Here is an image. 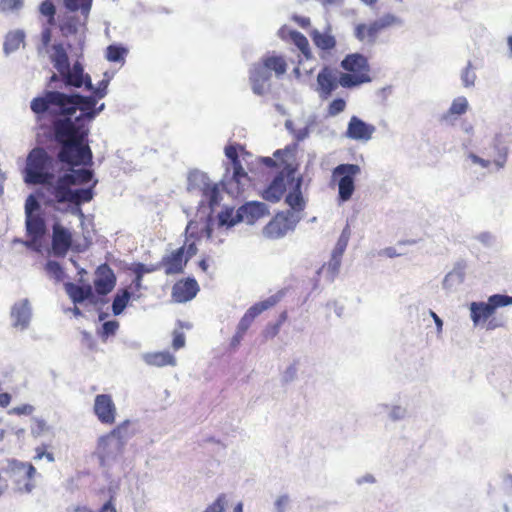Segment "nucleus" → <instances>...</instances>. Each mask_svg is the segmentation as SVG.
I'll return each instance as SVG.
<instances>
[{
	"label": "nucleus",
	"mask_w": 512,
	"mask_h": 512,
	"mask_svg": "<svg viewBox=\"0 0 512 512\" xmlns=\"http://www.w3.org/2000/svg\"><path fill=\"white\" fill-rule=\"evenodd\" d=\"M131 298V293L128 291V289H122L118 291L114 297L113 303H112V312L114 315L121 314L124 309L126 308L129 300Z\"/></svg>",
	"instance_id": "obj_37"
},
{
	"label": "nucleus",
	"mask_w": 512,
	"mask_h": 512,
	"mask_svg": "<svg viewBox=\"0 0 512 512\" xmlns=\"http://www.w3.org/2000/svg\"><path fill=\"white\" fill-rule=\"evenodd\" d=\"M24 0H0L1 12H13L22 8Z\"/></svg>",
	"instance_id": "obj_54"
},
{
	"label": "nucleus",
	"mask_w": 512,
	"mask_h": 512,
	"mask_svg": "<svg viewBox=\"0 0 512 512\" xmlns=\"http://www.w3.org/2000/svg\"><path fill=\"white\" fill-rule=\"evenodd\" d=\"M384 29L377 21H373L368 26L365 24H358L355 27L354 35L361 42H367L368 44H374L381 31Z\"/></svg>",
	"instance_id": "obj_23"
},
{
	"label": "nucleus",
	"mask_w": 512,
	"mask_h": 512,
	"mask_svg": "<svg viewBox=\"0 0 512 512\" xmlns=\"http://www.w3.org/2000/svg\"><path fill=\"white\" fill-rule=\"evenodd\" d=\"M93 188L75 189L72 191L70 204L81 205L82 203L90 202L93 199Z\"/></svg>",
	"instance_id": "obj_40"
},
{
	"label": "nucleus",
	"mask_w": 512,
	"mask_h": 512,
	"mask_svg": "<svg viewBox=\"0 0 512 512\" xmlns=\"http://www.w3.org/2000/svg\"><path fill=\"white\" fill-rule=\"evenodd\" d=\"M227 504L226 495L220 494L217 499L206 507L203 512H224Z\"/></svg>",
	"instance_id": "obj_55"
},
{
	"label": "nucleus",
	"mask_w": 512,
	"mask_h": 512,
	"mask_svg": "<svg viewBox=\"0 0 512 512\" xmlns=\"http://www.w3.org/2000/svg\"><path fill=\"white\" fill-rule=\"evenodd\" d=\"M371 78L366 73L356 74V73H344L340 72L338 77V83L343 88H354L363 83H369Z\"/></svg>",
	"instance_id": "obj_31"
},
{
	"label": "nucleus",
	"mask_w": 512,
	"mask_h": 512,
	"mask_svg": "<svg viewBox=\"0 0 512 512\" xmlns=\"http://www.w3.org/2000/svg\"><path fill=\"white\" fill-rule=\"evenodd\" d=\"M72 233L56 221L52 226V249L55 255L64 256L72 245Z\"/></svg>",
	"instance_id": "obj_15"
},
{
	"label": "nucleus",
	"mask_w": 512,
	"mask_h": 512,
	"mask_svg": "<svg viewBox=\"0 0 512 512\" xmlns=\"http://www.w3.org/2000/svg\"><path fill=\"white\" fill-rule=\"evenodd\" d=\"M461 81L464 87L469 88L475 85L476 73L475 68L472 67L471 62H468L466 67L461 72Z\"/></svg>",
	"instance_id": "obj_47"
},
{
	"label": "nucleus",
	"mask_w": 512,
	"mask_h": 512,
	"mask_svg": "<svg viewBox=\"0 0 512 512\" xmlns=\"http://www.w3.org/2000/svg\"><path fill=\"white\" fill-rule=\"evenodd\" d=\"M282 296L283 292L280 291L267 299L254 304L246 311L245 315L253 321L259 314L275 306L281 300Z\"/></svg>",
	"instance_id": "obj_28"
},
{
	"label": "nucleus",
	"mask_w": 512,
	"mask_h": 512,
	"mask_svg": "<svg viewBox=\"0 0 512 512\" xmlns=\"http://www.w3.org/2000/svg\"><path fill=\"white\" fill-rule=\"evenodd\" d=\"M199 291V284L194 277L180 279L172 287V301L175 303H187L193 300Z\"/></svg>",
	"instance_id": "obj_12"
},
{
	"label": "nucleus",
	"mask_w": 512,
	"mask_h": 512,
	"mask_svg": "<svg viewBox=\"0 0 512 512\" xmlns=\"http://www.w3.org/2000/svg\"><path fill=\"white\" fill-rule=\"evenodd\" d=\"M25 33L21 30L10 31L4 41V51L6 54L14 52L24 44Z\"/></svg>",
	"instance_id": "obj_33"
},
{
	"label": "nucleus",
	"mask_w": 512,
	"mask_h": 512,
	"mask_svg": "<svg viewBox=\"0 0 512 512\" xmlns=\"http://www.w3.org/2000/svg\"><path fill=\"white\" fill-rule=\"evenodd\" d=\"M39 11L42 15L47 17V23L49 26L55 24L56 8L51 0H44L39 7Z\"/></svg>",
	"instance_id": "obj_45"
},
{
	"label": "nucleus",
	"mask_w": 512,
	"mask_h": 512,
	"mask_svg": "<svg viewBox=\"0 0 512 512\" xmlns=\"http://www.w3.org/2000/svg\"><path fill=\"white\" fill-rule=\"evenodd\" d=\"M34 408L33 406L29 404H24L18 407H14L11 410V413L17 414V415H29L33 412Z\"/></svg>",
	"instance_id": "obj_63"
},
{
	"label": "nucleus",
	"mask_w": 512,
	"mask_h": 512,
	"mask_svg": "<svg viewBox=\"0 0 512 512\" xmlns=\"http://www.w3.org/2000/svg\"><path fill=\"white\" fill-rule=\"evenodd\" d=\"M135 430L130 420H125L110 432L100 436L94 454L102 466L120 457L127 442L134 436Z\"/></svg>",
	"instance_id": "obj_2"
},
{
	"label": "nucleus",
	"mask_w": 512,
	"mask_h": 512,
	"mask_svg": "<svg viewBox=\"0 0 512 512\" xmlns=\"http://www.w3.org/2000/svg\"><path fill=\"white\" fill-rule=\"evenodd\" d=\"M361 172L357 164H339L332 171V178L338 185V201L347 202L355 191V178Z\"/></svg>",
	"instance_id": "obj_5"
},
{
	"label": "nucleus",
	"mask_w": 512,
	"mask_h": 512,
	"mask_svg": "<svg viewBox=\"0 0 512 512\" xmlns=\"http://www.w3.org/2000/svg\"><path fill=\"white\" fill-rule=\"evenodd\" d=\"M95 275L94 286L97 294L107 295L110 293L116 284V277L111 267L106 263L101 264L97 267Z\"/></svg>",
	"instance_id": "obj_17"
},
{
	"label": "nucleus",
	"mask_w": 512,
	"mask_h": 512,
	"mask_svg": "<svg viewBox=\"0 0 512 512\" xmlns=\"http://www.w3.org/2000/svg\"><path fill=\"white\" fill-rule=\"evenodd\" d=\"M95 96L66 94L45 90L30 102L38 135L60 146L57 160L70 167L91 165L93 154L88 144L89 129L83 123L91 121L104 108L96 109Z\"/></svg>",
	"instance_id": "obj_1"
},
{
	"label": "nucleus",
	"mask_w": 512,
	"mask_h": 512,
	"mask_svg": "<svg viewBox=\"0 0 512 512\" xmlns=\"http://www.w3.org/2000/svg\"><path fill=\"white\" fill-rule=\"evenodd\" d=\"M311 37L315 45L322 50H331L336 45V40L332 35L321 33L316 29L311 32Z\"/></svg>",
	"instance_id": "obj_35"
},
{
	"label": "nucleus",
	"mask_w": 512,
	"mask_h": 512,
	"mask_svg": "<svg viewBox=\"0 0 512 512\" xmlns=\"http://www.w3.org/2000/svg\"><path fill=\"white\" fill-rule=\"evenodd\" d=\"M65 290L73 303H82L86 299L93 296L92 287L90 285L79 286L74 283H66Z\"/></svg>",
	"instance_id": "obj_26"
},
{
	"label": "nucleus",
	"mask_w": 512,
	"mask_h": 512,
	"mask_svg": "<svg viewBox=\"0 0 512 512\" xmlns=\"http://www.w3.org/2000/svg\"><path fill=\"white\" fill-rule=\"evenodd\" d=\"M93 412L100 423L112 425L115 423L117 408L110 394H98L94 399Z\"/></svg>",
	"instance_id": "obj_11"
},
{
	"label": "nucleus",
	"mask_w": 512,
	"mask_h": 512,
	"mask_svg": "<svg viewBox=\"0 0 512 512\" xmlns=\"http://www.w3.org/2000/svg\"><path fill=\"white\" fill-rule=\"evenodd\" d=\"M186 264L187 259H184V246L177 248L162 258V268H164L166 275L183 273Z\"/></svg>",
	"instance_id": "obj_19"
},
{
	"label": "nucleus",
	"mask_w": 512,
	"mask_h": 512,
	"mask_svg": "<svg viewBox=\"0 0 512 512\" xmlns=\"http://www.w3.org/2000/svg\"><path fill=\"white\" fill-rule=\"evenodd\" d=\"M268 213L269 211L265 203L258 201L247 202L237 210V220H241V222H246L247 224H253Z\"/></svg>",
	"instance_id": "obj_18"
},
{
	"label": "nucleus",
	"mask_w": 512,
	"mask_h": 512,
	"mask_svg": "<svg viewBox=\"0 0 512 512\" xmlns=\"http://www.w3.org/2000/svg\"><path fill=\"white\" fill-rule=\"evenodd\" d=\"M128 50L119 45H109L106 49V58L110 62H124Z\"/></svg>",
	"instance_id": "obj_43"
},
{
	"label": "nucleus",
	"mask_w": 512,
	"mask_h": 512,
	"mask_svg": "<svg viewBox=\"0 0 512 512\" xmlns=\"http://www.w3.org/2000/svg\"><path fill=\"white\" fill-rule=\"evenodd\" d=\"M274 156L281 158L285 165L263 192V198L270 202H278L281 199L296 172L292 164L287 163L283 158V156H291V150H277Z\"/></svg>",
	"instance_id": "obj_4"
},
{
	"label": "nucleus",
	"mask_w": 512,
	"mask_h": 512,
	"mask_svg": "<svg viewBox=\"0 0 512 512\" xmlns=\"http://www.w3.org/2000/svg\"><path fill=\"white\" fill-rule=\"evenodd\" d=\"M343 254H338L337 252H333L331 254V259L328 263V272L331 274L330 280L334 281L335 277L338 275L340 267H341V259Z\"/></svg>",
	"instance_id": "obj_50"
},
{
	"label": "nucleus",
	"mask_w": 512,
	"mask_h": 512,
	"mask_svg": "<svg viewBox=\"0 0 512 512\" xmlns=\"http://www.w3.org/2000/svg\"><path fill=\"white\" fill-rule=\"evenodd\" d=\"M198 188L203 196L208 200L211 210L220 203V190L219 185L212 184L208 176L201 171H192L188 175V189Z\"/></svg>",
	"instance_id": "obj_7"
},
{
	"label": "nucleus",
	"mask_w": 512,
	"mask_h": 512,
	"mask_svg": "<svg viewBox=\"0 0 512 512\" xmlns=\"http://www.w3.org/2000/svg\"><path fill=\"white\" fill-rule=\"evenodd\" d=\"M85 24L81 22L77 16H66L62 22L60 23V31L63 36L68 37L70 35H75L79 28Z\"/></svg>",
	"instance_id": "obj_34"
},
{
	"label": "nucleus",
	"mask_w": 512,
	"mask_h": 512,
	"mask_svg": "<svg viewBox=\"0 0 512 512\" xmlns=\"http://www.w3.org/2000/svg\"><path fill=\"white\" fill-rule=\"evenodd\" d=\"M470 316L473 324L476 326L481 320H487L494 314L493 308L487 302H472L470 304Z\"/></svg>",
	"instance_id": "obj_29"
},
{
	"label": "nucleus",
	"mask_w": 512,
	"mask_h": 512,
	"mask_svg": "<svg viewBox=\"0 0 512 512\" xmlns=\"http://www.w3.org/2000/svg\"><path fill=\"white\" fill-rule=\"evenodd\" d=\"M119 328V323L117 321H107L103 324L102 326V329H103V335L108 337V336H111V335H114L117 331V329Z\"/></svg>",
	"instance_id": "obj_61"
},
{
	"label": "nucleus",
	"mask_w": 512,
	"mask_h": 512,
	"mask_svg": "<svg viewBox=\"0 0 512 512\" xmlns=\"http://www.w3.org/2000/svg\"><path fill=\"white\" fill-rule=\"evenodd\" d=\"M64 175L72 178L73 186L86 184L93 178L92 171L87 169H71L70 172L64 173Z\"/></svg>",
	"instance_id": "obj_39"
},
{
	"label": "nucleus",
	"mask_w": 512,
	"mask_h": 512,
	"mask_svg": "<svg viewBox=\"0 0 512 512\" xmlns=\"http://www.w3.org/2000/svg\"><path fill=\"white\" fill-rule=\"evenodd\" d=\"M46 430H47V425L44 420H41V419L34 420L33 426L31 428L33 435L39 436Z\"/></svg>",
	"instance_id": "obj_62"
},
{
	"label": "nucleus",
	"mask_w": 512,
	"mask_h": 512,
	"mask_svg": "<svg viewBox=\"0 0 512 512\" xmlns=\"http://www.w3.org/2000/svg\"><path fill=\"white\" fill-rule=\"evenodd\" d=\"M225 155L228 159L231 160L233 166V176L231 181L228 184L221 182L223 189L227 191L229 194H239L244 190V187L249 182V177L245 172L244 168L241 166L240 161L238 159L237 150L234 146H227L225 148Z\"/></svg>",
	"instance_id": "obj_8"
},
{
	"label": "nucleus",
	"mask_w": 512,
	"mask_h": 512,
	"mask_svg": "<svg viewBox=\"0 0 512 512\" xmlns=\"http://www.w3.org/2000/svg\"><path fill=\"white\" fill-rule=\"evenodd\" d=\"M488 302L495 312L497 308L512 306V296L506 294H494L488 298Z\"/></svg>",
	"instance_id": "obj_46"
},
{
	"label": "nucleus",
	"mask_w": 512,
	"mask_h": 512,
	"mask_svg": "<svg viewBox=\"0 0 512 512\" xmlns=\"http://www.w3.org/2000/svg\"><path fill=\"white\" fill-rule=\"evenodd\" d=\"M25 225L27 235L30 240L25 241L24 244L28 248L38 250L35 245L43 238L46 233V224L41 215L36 214L33 216L25 217Z\"/></svg>",
	"instance_id": "obj_16"
},
{
	"label": "nucleus",
	"mask_w": 512,
	"mask_h": 512,
	"mask_svg": "<svg viewBox=\"0 0 512 512\" xmlns=\"http://www.w3.org/2000/svg\"><path fill=\"white\" fill-rule=\"evenodd\" d=\"M44 204L47 207L56 209L58 204L69 203L72 196L73 180L70 176L64 174L57 179L45 183Z\"/></svg>",
	"instance_id": "obj_6"
},
{
	"label": "nucleus",
	"mask_w": 512,
	"mask_h": 512,
	"mask_svg": "<svg viewBox=\"0 0 512 512\" xmlns=\"http://www.w3.org/2000/svg\"><path fill=\"white\" fill-rule=\"evenodd\" d=\"M465 270V263L457 262L453 269L444 277L442 282L443 289L449 292L455 291L465 279Z\"/></svg>",
	"instance_id": "obj_22"
},
{
	"label": "nucleus",
	"mask_w": 512,
	"mask_h": 512,
	"mask_svg": "<svg viewBox=\"0 0 512 512\" xmlns=\"http://www.w3.org/2000/svg\"><path fill=\"white\" fill-rule=\"evenodd\" d=\"M59 75L67 86L80 88L84 85L87 90L93 89L91 78L88 74H84V69L80 62H75L72 67L68 65Z\"/></svg>",
	"instance_id": "obj_13"
},
{
	"label": "nucleus",
	"mask_w": 512,
	"mask_h": 512,
	"mask_svg": "<svg viewBox=\"0 0 512 512\" xmlns=\"http://www.w3.org/2000/svg\"><path fill=\"white\" fill-rule=\"evenodd\" d=\"M290 39L306 58L311 56L309 42L302 33L298 31H291Z\"/></svg>",
	"instance_id": "obj_42"
},
{
	"label": "nucleus",
	"mask_w": 512,
	"mask_h": 512,
	"mask_svg": "<svg viewBox=\"0 0 512 512\" xmlns=\"http://www.w3.org/2000/svg\"><path fill=\"white\" fill-rule=\"evenodd\" d=\"M341 67L352 73L361 74L369 72L367 58L360 53L348 54L342 61Z\"/></svg>",
	"instance_id": "obj_21"
},
{
	"label": "nucleus",
	"mask_w": 512,
	"mask_h": 512,
	"mask_svg": "<svg viewBox=\"0 0 512 512\" xmlns=\"http://www.w3.org/2000/svg\"><path fill=\"white\" fill-rule=\"evenodd\" d=\"M383 29H387L391 26H402L403 20L400 17H397L393 14H384L380 18L377 19Z\"/></svg>",
	"instance_id": "obj_51"
},
{
	"label": "nucleus",
	"mask_w": 512,
	"mask_h": 512,
	"mask_svg": "<svg viewBox=\"0 0 512 512\" xmlns=\"http://www.w3.org/2000/svg\"><path fill=\"white\" fill-rule=\"evenodd\" d=\"M52 26H49L47 23L46 26L43 27L41 31V44L43 48H47L50 45L52 39Z\"/></svg>",
	"instance_id": "obj_60"
},
{
	"label": "nucleus",
	"mask_w": 512,
	"mask_h": 512,
	"mask_svg": "<svg viewBox=\"0 0 512 512\" xmlns=\"http://www.w3.org/2000/svg\"><path fill=\"white\" fill-rule=\"evenodd\" d=\"M109 81L108 80H101L97 86V88H94L91 90L93 92V96H95L97 99H101L105 97L107 94V88H108Z\"/></svg>",
	"instance_id": "obj_59"
},
{
	"label": "nucleus",
	"mask_w": 512,
	"mask_h": 512,
	"mask_svg": "<svg viewBox=\"0 0 512 512\" xmlns=\"http://www.w3.org/2000/svg\"><path fill=\"white\" fill-rule=\"evenodd\" d=\"M45 271L50 277L54 278L57 281L62 280L64 277V271L61 265L53 260H49L45 264Z\"/></svg>",
	"instance_id": "obj_49"
},
{
	"label": "nucleus",
	"mask_w": 512,
	"mask_h": 512,
	"mask_svg": "<svg viewBox=\"0 0 512 512\" xmlns=\"http://www.w3.org/2000/svg\"><path fill=\"white\" fill-rule=\"evenodd\" d=\"M380 408L389 410L388 418L392 422H397L405 419L408 413L407 408L402 405H392L391 407H389L387 404H381Z\"/></svg>",
	"instance_id": "obj_44"
},
{
	"label": "nucleus",
	"mask_w": 512,
	"mask_h": 512,
	"mask_svg": "<svg viewBox=\"0 0 512 512\" xmlns=\"http://www.w3.org/2000/svg\"><path fill=\"white\" fill-rule=\"evenodd\" d=\"M346 108V102L342 98L334 99L327 108V116L335 117L342 113Z\"/></svg>",
	"instance_id": "obj_52"
},
{
	"label": "nucleus",
	"mask_w": 512,
	"mask_h": 512,
	"mask_svg": "<svg viewBox=\"0 0 512 512\" xmlns=\"http://www.w3.org/2000/svg\"><path fill=\"white\" fill-rule=\"evenodd\" d=\"M468 101L466 97L459 96L452 101L449 110L442 116V120L453 124L456 120V116L463 115L468 110Z\"/></svg>",
	"instance_id": "obj_27"
},
{
	"label": "nucleus",
	"mask_w": 512,
	"mask_h": 512,
	"mask_svg": "<svg viewBox=\"0 0 512 512\" xmlns=\"http://www.w3.org/2000/svg\"><path fill=\"white\" fill-rule=\"evenodd\" d=\"M270 78V73L262 64H255L250 72V81L252 90L257 95H263L266 90V83Z\"/></svg>",
	"instance_id": "obj_20"
},
{
	"label": "nucleus",
	"mask_w": 512,
	"mask_h": 512,
	"mask_svg": "<svg viewBox=\"0 0 512 512\" xmlns=\"http://www.w3.org/2000/svg\"><path fill=\"white\" fill-rule=\"evenodd\" d=\"M350 236H351L350 227H349V225H346L344 227V229L342 230V233L333 249V252H337L338 254H344V252L347 248Z\"/></svg>",
	"instance_id": "obj_48"
},
{
	"label": "nucleus",
	"mask_w": 512,
	"mask_h": 512,
	"mask_svg": "<svg viewBox=\"0 0 512 512\" xmlns=\"http://www.w3.org/2000/svg\"><path fill=\"white\" fill-rule=\"evenodd\" d=\"M290 503L291 499L288 494L278 496L274 503V512H286Z\"/></svg>",
	"instance_id": "obj_56"
},
{
	"label": "nucleus",
	"mask_w": 512,
	"mask_h": 512,
	"mask_svg": "<svg viewBox=\"0 0 512 512\" xmlns=\"http://www.w3.org/2000/svg\"><path fill=\"white\" fill-rule=\"evenodd\" d=\"M262 65L267 68L269 73L274 71L277 76L283 75L287 68L284 58L276 55L267 57Z\"/></svg>",
	"instance_id": "obj_36"
},
{
	"label": "nucleus",
	"mask_w": 512,
	"mask_h": 512,
	"mask_svg": "<svg viewBox=\"0 0 512 512\" xmlns=\"http://www.w3.org/2000/svg\"><path fill=\"white\" fill-rule=\"evenodd\" d=\"M300 221L285 211L279 212L263 228V235L269 239H280L293 231Z\"/></svg>",
	"instance_id": "obj_9"
},
{
	"label": "nucleus",
	"mask_w": 512,
	"mask_h": 512,
	"mask_svg": "<svg viewBox=\"0 0 512 512\" xmlns=\"http://www.w3.org/2000/svg\"><path fill=\"white\" fill-rule=\"evenodd\" d=\"M9 469L11 476L24 480H31L36 473V469L31 463H23L17 460L9 463Z\"/></svg>",
	"instance_id": "obj_30"
},
{
	"label": "nucleus",
	"mask_w": 512,
	"mask_h": 512,
	"mask_svg": "<svg viewBox=\"0 0 512 512\" xmlns=\"http://www.w3.org/2000/svg\"><path fill=\"white\" fill-rule=\"evenodd\" d=\"M39 203L34 195H29L25 201V217L36 215L34 211L39 209Z\"/></svg>",
	"instance_id": "obj_57"
},
{
	"label": "nucleus",
	"mask_w": 512,
	"mask_h": 512,
	"mask_svg": "<svg viewBox=\"0 0 512 512\" xmlns=\"http://www.w3.org/2000/svg\"><path fill=\"white\" fill-rule=\"evenodd\" d=\"M11 317L15 327H20L21 329L26 328L31 317V310L28 300L25 299L15 303L11 310Z\"/></svg>",
	"instance_id": "obj_25"
},
{
	"label": "nucleus",
	"mask_w": 512,
	"mask_h": 512,
	"mask_svg": "<svg viewBox=\"0 0 512 512\" xmlns=\"http://www.w3.org/2000/svg\"><path fill=\"white\" fill-rule=\"evenodd\" d=\"M376 127L366 123L357 116H352L348 122L346 137L355 141L368 142L372 139Z\"/></svg>",
	"instance_id": "obj_14"
},
{
	"label": "nucleus",
	"mask_w": 512,
	"mask_h": 512,
	"mask_svg": "<svg viewBox=\"0 0 512 512\" xmlns=\"http://www.w3.org/2000/svg\"><path fill=\"white\" fill-rule=\"evenodd\" d=\"M50 60L53 63L55 69L62 73L63 69H65L69 65V58L66 52V49L61 43L54 44L51 47Z\"/></svg>",
	"instance_id": "obj_32"
},
{
	"label": "nucleus",
	"mask_w": 512,
	"mask_h": 512,
	"mask_svg": "<svg viewBox=\"0 0 512 512\" xmlns=\"http://www.w3.org/2000/svg\"><path fill=\"white\" fill-rule=\"evenodd\" d=\"M237 218V211H234L233 207H226L218 214L219 226L232 227L241 222V220H237Z\"/></svg>",
	"instance_id": "obj_38"
},
{
	"label": "nucleus",
	"mask_w": 512,
	"mask_h": 512,
	"mask_svg": "<svg viewBox=\"0 0 512 512\" xmlns=\"http://www.w3.org/2000/svg\"><path fill=\"white\" fill-rule=\"evenodd\" d=\"M302 182L303 179L301 176H296L294 174L287 190L288 193L285 198L286 204L290 207V209L286 210L290 215H293L297 220H301L303 218V210L305 208L306 202L302 195Z\"/></svg>",
	"instance_id": "obj_10"
},
{
	"label": "nucleus",
	"mask_w": 512,
	"mask_h": 512,
	"mask_svg": "<svg viewBox=\"0 0 512 512\" xmlns=\"http://www.w3.org/2000/svg\"><path fill=\"white\" fill-rule=\"evenodd\" d=\"M480 243H482L485 247H492L496 242L495 236L490 232H481L475 237Z\"/></svg>",
	"instance_id": "obj_58"
},
{
	"label": "nucleus",
	"mask_w": 512,
	"mask_h": 512,
	"mask_svg": "<svg viewBox=\"0 0 512 512\" xmlns=\"http://www.w3.org/2000/svg\"><path fill=\"white\" fill-rule=\"evenodd\" d=\"M252 322L253 321L251 320V318H249L248 316H246L244 314V316L241 318V320L238 323L237 331L245 334L246 331L249 329L250 325L252 324Z\"/></svg>",
	"instance_id": "obj_64"
},
{
	"label": "nucleus",
	"mask_w": 512,
	"mask_h": 512,
	"mask_svg": "<svg viewBox=\"0 0 512 512\" xmlns=\"http://www.w3.org/2000/svg\"><path fill=\"white\" fill-rule=\"evenodd\" d=\"M317 84L322 98L330 96L339 85L338 78L328 68H324L318 73Z\"/></svg>",
	"instance_id": "obj_24"
},
{
	"label": "nucleus",
	"mask_w": 512,
	"mask_h": 512,
	"mask_svg": "<svg viewBox=\"0 0 512 512\" xmlns=\"http://www.w3.org/2000/svg\"><path fill=\"white\" fill-rule=\"evenodd\" d=\"M65 7L70 11L81 10L85 20L91 9L92 0H63Z\"/></svg>",
	"instance_id": "obj_41"
},
{
	"label": "nucleus",
	"mask_w": 512,
	"mask_h": 512,
	"mask_svg": "<svg viewBox=\"0 0 512 512\" xmlns=\"http://www.w3.org/2000/svg\"><path fill=\"white\" fill-rule=\"evenodd\" d=\"M178 325L180 326V328H175L172 333V336H173L172 347L175 350L183 348L185 346V342H186L185 335H184L183 331L181 330L183 328V324L180 321H178Z\"/></svg>",
	"instance_id": "obj_53"
},
{
	"label": "nucleus",
	"mask_w": 512,
	"mask_h": 512,
	"mask_svg": "<svg viewBox=\"0 0 512 512\" xmlns=\"http://www.w3.org/2000/svg\"><path fill=\"white\" fill-rule=\"evenodd\" d=\"M55 159L42 147L33 148L26 160L24 181L32 185H44L54 180Z\"/></svg>",
	"instance_id": "obj_3"
}]
</instances>
